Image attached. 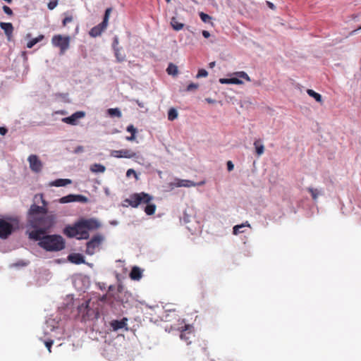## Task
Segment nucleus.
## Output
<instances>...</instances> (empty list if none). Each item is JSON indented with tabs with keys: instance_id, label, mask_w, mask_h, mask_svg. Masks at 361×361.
Wrapping results in <instances>:
<instances>
[{
	"instance_id": "obj_1",
	"label": "nucleus",
	"mask_w": 361,
	"mask_h": 361,
	"mask_svg": "<svg viewBox=\"0 0 361 361\" xmlns=\"http://www.w3.org/2000/svg\"><path fill=\"white\" fill-rule=\"evenodd\" d=\"M26 233L31 240L39 241L38 245L48 252H58L65 247V240L60 235H47L51 228H47L44 230L42 227L25 226Z\"/></svg>"
},
{
	"instance_id": "obj_2",
	"label": "nucleus",
	"mask_w": 361,
	"mask_h": 361,
	"mask_svg": "<svg viewBox=\"0 0 361 361\" xmlns=\"http://www.w3.org/2000/svg\"><path fill=\"white\" fill-rule=\"evenodd\" d=\"M39 199L42 206L32 204L27 215V223L25 226H36L37 225L42 227L44 230L47 228H52L55 224L56 217L54 214H47V202L43 198V195H36L35 201Z\"/></svg>"
},
{
	"instance_id": "obj_3",
	"label": "nucleus",
	"mask_w": 361,
	"mask_h": 361,
	"mask_svg": "<svg viewBox=\"0 0 361 361\" xmlns=\"http://www.w3.org/2000/svg\"><path fill=\"white\" fill-rule=\"evenodd\" d=\"M152 200V197L145 192L134 193L131 195L129 198L125 200L129 205L133 207H137L138 205L145 204L146 206L144 208L145 213L147 215H152L155 212L156 205L154 204H150V201Z\"/></svg>"
},
{
	"instance_id": "obj_4",
	"label": "nucleus",
	"mask_w": 361,
	"mask_h": 361,
	"mask_svg": "<svg viewBox=\"0 0 361 361\" xmlns=\"http://www.w3.org/2000/svg\"><path fill=\"white\" fill-rule=\"evenodd\" d=\"M77 239H88L90 237L89 232L94 231L101 226L100 222L93 218L81 219L75 222Z\"/></svg>"
},
{
	"instance_id": "obj_5",
	"label": "nucleus",
	"mask_w": 361,
	"mask_h": 361,
	"mask_svg": "<svg viewBox=\"0 0 361 361\" xmlns=\"http://www.w3.org/2000/svg\"><path fill=\"white\" fill-rule=\"evenodd\" d=\"M90 301L87 300L78 306V315L81 318V321L86 322L97 319L99 316V312L96 308L90 306Z\"/></svg>"
},
{
	"instance_id": "obj_6",
	"label": "nucleus",
	"mask_w": 361,
	"mask_h": 361,
	"mask_svg": "<svg viewBox=\"0 0 361 361\" xmlns=\"http://www.w3.org/2000/svg\"><path fill=\"white\" fill-rule=\"evenodd\" d=\"M71 37L61 35H54L51 39V44L55 47L60 49V54H63L70 47Z\"/></svg>"
},
{
	"instance_id": "obj_7",
	"label": "nucleus",
	"mask_w": 361,
	"mask_h": 361,
	"mask_svg": "<svg viewBox=\"0 0 361 361\" xmlns=\"http://www.w3.org/2000/svg\"><path fill=\"white\" fill-rule=\"evenodd\" d=\"M104 240V237L101 234L94 235L92 239L87 243L86 245V254L89 255H94L97 250H99L102 242Z\"/></svg>"
},
{
	"instance_id": "obj_8",
	"label": "nucleus",
	"mask_w": 361,
	"mask_h": 361,
	"mask_svg": "<svg viewBox=\"0 0 361 361\" xmlns=\"http://www.w3.org/2000/svg\"><path fill=\"white\" fill-rule=\"evenodd\" d=\"M13 225L0 219V238L6 239L13 231Z\"/></svg>"
},
{
	"instance_id": "obj_9",
	"label": "nucleus",
	"mask_w": 361,
	"mask_h": 361,
	"mask_svg": "<svg viewBox=\"0 0 361 361\" xmlns=\"http://www.w3.org/2000/svg\"><path fill=\"white\" fill-rule=\"evenodd\" d=\"M111 156L116 158H138L137 154L130 149L112 150Z\"/></svg>"
},
{
	"instance_id": "obj_10",
	"label": "nucleus",
	"mask_w": 361,
	"mask_h": 361,
	"mask_svg": "<svg viewBox=\"0 0 361 361\" xmlns=\"http://www.w3.org/2000/svg\"><path fill=\"white\" fill-rule=\"evenodd\" d=\"M202 183H195L193 181L190 180L175 178L173 182H171L169 183V187L171 189H173L174 188H180V187L190 188V187L196 186L197 185H201Z\"/></svg>"
},
{
	"instance_id": "obj_11",
	"label": "nucleus",
	"mask_w": 361,
	"mask_h": 361,
	"mask_svg": "<svg viewBox=\"0 0 361 361\" xmlns=\"http://www.w3.org/2000/svg\"><path fill=\"white\" fill-rule=\"evenodd\" d=\"M27 161L30 164V169L35 172H39L42 169V163L39 159L38 157L35 154H31L28 157Z\"/></svg>"
},
{
	"instance_id": "obj_12",
	"label": "nucleus",
	"mask_w": 361,
	"mask_h": 361,
	"mask_svg": "<svg viewBox=\"0 0 361 361\" xmlns=\"http://www.w3.org/2000/svg\"><path fill=\"white\" fill-rule=\"evenodd\" d=\"M127 322L128 319L126 317H123L121 320L114 319L111 321L109 325L114 331H117L123 329H124L126 331H128Z\"/></svg>"
},
{
	"instance_id": "obj_13",
	"label": "nucleus",
	"mask_w": 361,
	"mask_h": 361,
	"mask_svg": "<svg viewBox=\"0 0 361 361\" xmlns=\"http://www.w3.org/2000/svg\"><path fill=\"white\" fill-rule=\"evenodd\" d=\"M85 116L84 111H76L71 116L62 118V121L65 123L75 126L77 124L78 120Z\"/></svg>"
},
{
	"instance_id": "obj_14",
	"label": "nucleus",
	"mask_w": 361,
	"mask_h": 361,
	"mask_svg": "<svg viewBox=\"0 0 361 361\" xmlns=\"http://www.w3.org/2000/svg\"><path fill=\"white\" fill-rule=\"evenodd\" d=\"M68 260L75 264H80L85 263L84 256L80 253L70 254L68 256Z\"/></svg>"
},
{
	"instance_id": "obj_15",
	"label": "nucleus",
	"mask_w": 361,
	"mask_h": 361,
	"mask_svg": "<svg viewBox=\"0 0 361 361\" xmlns=\"http://www.w3.org/2000/svg\"><path fill=\"white\" fill-rule=\"evenodd\" d=\"M1 28L4 31L8 41L11 40L13 26L11 23H0Z\"/></svg>"
},
{
	"instance_id": "obj_16",
	"label": "nucleus",
	"mask_w": 361,
	"mask_h": 361,
	"mask_svg": "<svg viewBox=\"0 0 361 361\" xmlns=\"http://www.w3.org/2000/svg\"><path fill=\"white\" fill-rule=\"evenodd\" d=\"M192 326L185 325V329L180 333V338L182 340H185L188 344L190 343V341H189V340L190 339L191 336H192Z\"/></svg>"
},
{
	"instance_id": "obj_17",
	"label": "nucleus",
	"mask_w": 361,
	"mask_h": 361,
	"mask_svg": "<svg viewBox=\"0 0 361 361\" xmlns=\"http://www.w3.org/2000/svg\"><path fill=\"white\" fill-rule=\"evenodd\" d=\"M63 233L69 237V238H73V237H78L77 231H76V226L75 223L73 226H67L63 229Z\"/></svg>"
},
{
	"instance_id": "obj_18",
	"label": "nucleus",
	"mask_w": 361,
	"mask_h": 361,
	"mask_svg": "<svg viewBox=\"0 0 361 361\" xmlns=\"http://www.w3.org/2000/svg\"><path fill=\"white\" fill-rule=\"evenodd\" d=\"M142 276V271L137 267H134L130 273V276L133 280H140Z\"/></svg>"
},
{
	"instance_id": "obj_19",
	"label": "nucleus",
	"mask_w": 361,
	"mask_h": 361,
	"mask_svg": "<svg viewBox=\"0 0 361 361\" xmlns=\"http://www.w3.org/2000/svg\"><path fill=\"white\" fill-rule=\"evenodd\" d=\"M70 183H71V180L70 179L59 178V179H56V180L51 182L50 183V185L55 186V187H63V186H66Z\"/></svg>"
},
{
	"instance_id": "obj_20",
	"label": "nucleus",
	"mask_w": 361,
	"mask_h": 361,
	"mask_svg": "<svg viewBox=\"0 0 361 361\" xmlns=\"http://www.w3.org/2000/svg\"><path fill=\"white\" fill-rule=\"evenodd\" d=\"M245 227H250V224L248 223V221H245L243 224L235 225V226H233V234L237 235L240 233H243L244 231H243L242 229Z\"/></svg>"
},
{
	"instance_id": "obj_21",
	"label": "nucleus",
	"mask_w": 361,
	"mask_h": 361,
	"mask_svg": "<svg viewBox=\"0 0 361 361\" xmlns=\"http://www.w3.org/2000/svg\"><path fill=\"white\" fill-rule=\"evenodd\" d=\"M90 170L92 173H104L106 170V167L101 164H94L90 166Z\"/></svg>"
},
{
	"instance_id": "obj_22",
	"label": "nucleus",
	"mask_w": 361,
	"mask_h": 361,
	"mask_svg": "<svg viewBox=\"0 0 361 361\" xmlns=\"http://www.w3.org/2000/svg\"><path fill=\"white\" fill-rule=\"evenodd\" d=\"M254 146L255 148L256 153L258 156H261L264 152V146L259 140L254 142Z\"/></svg>"
},
{
	"instance_id": "obj_23",
	"label": "nucleus",
	"mask_w": 361,
	"mask_h": 361,
	"mask_svg": "<svg viewBox=\"0 0 361 361\" xmlns=\"http://www.w3.org/2000/svg\"><path fill=\"white\" fill-rule=\"evenodd\" d=\"M104 30L99 25H97L90 30L89 34L91 37H96L99 36Z\"/></svg>"
},
{
	"instance_id": "obj_24",
	"label": "nucleus",
	"mask_w": 361,
	"mask_h": 361,
	"mask_svg": "<svg viewBox=\"0 0 361 361\" xmlns=\"http://www.w3.org/2000/svg\"><path fill=\"white\" fill-rule=\"evenodd\" d=\"M171 25L172 27L176 31H179V30H182L184 27V24L178 22L177 18L175 17H173L171 18Z\"/></svg>"
},
{
	"instance_id": "obj_25",
	"label": "nucleus",
	"mask_w": 361,
	"mask_h": 361,
	"mask_svg": "<svg viewBox=\"0 0 361 361\" xmlns=\"http://www.w3.org/2000/svg\"><path fill=\"white\" fill-rule=\"evenodd\" d=\"M307 190L310 192L312 197L314 200H317L319 195L323 194V190L322 189L308 188Z\"/></svg>"
},
{
	"instance_id": "obj_26",
	"label": "nucleus",
	"mask_w": 361,
	"mask_h": 361,
	"mask_svg": "<svg viewBox=\"0 0 361 361\" xmlns=\"http://www.w3.org/2000/svg\"><path fill=\"white\" fill-rule=\"evenodd\" d=\"M108 114L111 117L121 118L122 116L121 111L118 108H111L107 110Z\"/></svg>"
},
{
	"instance_id": "obj_27",
	"label": "nucleus",
	"mask_w": 361,
	"mask_h": 361,
	"mask_svg": "<svg viewBox=\"0 0 361 361\" xmlns=\"http://www.w3.org/2000/svg\"><path fill=\"white\" fill-rule=\"evenodd\" d=\"M44 39V35H39L38 37H35V38H33L32 39H31L30 41H29L27 43V47L29 48V49H31L32 47H33L37 43L39 42L40 41H42V39Z\"/></svg>"
},
{
	"instance_id": "obj_28",
	"label": "nucleus",
	"mask_w": 361,
	"mask_h": 361,
	"mask_svg": "<svg viewBox=\"0 0 361 361\" xmlns=\"http://www.w3.org/2000/svg\"><path fill=\"white\" fill-rule=\"evenodd\" d=\"M307 93L308 94L309 96L313 97L317 102H322V95L320 94H319L310 89H308L307 90Z\"/></svg>"
},
{
	"instance_id": "obj_29",
	"label": "nucleus",
	"mask_w": 361,
	"mask_h": 361,
	"mask_svg": "<svg viewBox=\"0 0 361 361\" xmlns=\"http://www.w3.org/2000/svg\"><path fill=\"white\" fill-rule=\"evenodd\" d=\"M178 114L176 109L171 108L168 112V119L169 121H173L178 118Z\"/></svg>"
},
{
	"instance_id": "obj_30",
	"label": "nucleus",
	"mask_w": 361,
	"mask_h": 361,
	"mask_svg": "<svg viewBox=\"0 0 361 361\" xmlns=\"http://www.w3.org/2000/svg\"><path fill=\"white\" fill-rule=\"evenodd\" d=\"M73 202H74V195L73 194H71V195L64 196L59 200V202L61 204H66V203Z\"/></svg>"
},
{
	"instance_id": "obj_31",
	"label": "nucleus",
	"mask_w": 361,
	"mask_h": 361,
	"mask_svg": "<svg viewBox=\"0 0 361 361\" xmlns=\"http://www.w3.org/2000/svg\"><path fill=\"white\" fill-rule=\"evenodd\" d=\"M166 71L169 75H175L178 73V68L176 66L170 63L166 69Z\"/></svg>"
},
{
	"instance_id": "obj_32",
	"label": "nucleus",
	"mask_w": 361,
	"mask_h": 361,
	"mask_svg": "<svg viewBox=\"0 0 361 361\" xmlns=\"http://www.w3.org/2000/svg\"><path fill=\"white\" fill-rule=\"evenodd\" d=\"M192 216L190 214H188L185 210L183 213V216L180 218V221L184 224H188L191 221V219Z\"/></svg>"
},
{
	"instance_id": "obj_33",
	"label": "nucleus",
	"mask_w": 361,
	"mask_h": 361,
	"mask_svg": "<svg viewBox=\"0 0 361 361\" xmlns=\"http://www.w3.org/2000/svg\"><path fill=\"white\" fill-rule=\"evenodd\" d=\"M74 202L87 203L88 198L82 195H74Z\"/></svg>"
},
{
	"instance_id": "obj_34",
	"label": "nucleus",
	"mask_w": 361,
	"mask_h": 361,
	"mask_svg": "<svg viewBox=\"0 0 361 361\" xmlns=\"http://www.w3.org/2000/svg\"><path fill=\"white\" fill-rule=\"evenodd\" d=\"M114 53H115V56L116 57V59H117V61L118 62H121V61H123L125 60V55L124 54H122L118 48H114Z\"/></svg>"
},
{
	"instance_id": "obj_35",
	"label": "nucleus",
	"mask_w": 361,
	"mask_h": 361,
	"mask_svg": "<svg viewBox=\"0 0 361 361\" xmlns=\"http://www.w3.org/2000/svg\"><path fill=\"white\" fill-rule=\"evenodd\" d=\"M235 75L238 77V78H243L247 81H250V78L249 75L244 71L237 72Z\"/></svg>"
},
{
	"instance_id": "obj_36",
	"label": "nucleus",
	"mask_w": 361,
	"mask_h": 361,
	"mask_svg": "<svg viewBox=\"0 0 361 361\" xmlns=\"http://www.w3.org/2000/svg\"><path fill=\"white\" fill-rule=\"evenodd\" d=\"M200 17L204 23H208L212 19L211 16L203 12L200 13Z\"/></svg>"
},
{
	"instance_id": "obj_37",
	"label": "nucleus",
	"mask_w": 361,
	"mask_h": 361,
	"mask_svg": "<svg viewBox=\"0 0 361 361\" xmlns=\"http://www.w3.org/2000/svg\"><path fill=\"white\" fill-rule=\"evenodd\" d=\"M208 75V72L205 69H200L198 71V73L196 75L197 78H202V77H207Z\"/></svg>"
},
{
	"instance_id": "obj_38",
	"label": "nucleus",
	"mask_w": 361,
	"mask_h": 361,
	"mask_svg": "<svg viewBox=\"0 0 361 361\" xmlns=\"http://www.w3.org/2000/svg\"><path fill=\"white\" fill-rule=\"evenodd\" d=\"M58 5V0H51L48 4V8L49 10H53Z\"/></svg>"
},
{
	"instance_id": "obj_39",
	"label": "nucleus",
	"mask_w": 361,
	"mask_h": 361,
	"mask_svg": "<svg viewBox=\"0 0 361 361\" xmlns=\"http://www.w3.org/2000/svg\"><path fill=\"white\" fill-rule=\"evenodd\" d=\"M131 175H133L136 180H138V176L135 171L133 169H129L126 172V176L130 177Z\"/></svg>"
},
{
	"instance_id": "obj_40",
	"label": "nucleus",
	"mask_w": 361,
	"mask_h": 361,
	"mask_svg": "<svg viewBox=\"0 0 361 361\" xmlns=\"http://www.w3.org/2000/svg\"><path fill=\"white\" fill-rule=\"evenodd\" d=\"M198 88V85L195 83H190L188 85L186 90L188 92H192L193 90H195Z\"/></svg>"
},
{
	"instance_id": "obj_41",
	"label": "nucleus",
	"mask_w": 361,
	"mask_h": 361,
	"mask_svg": "<svg viewBox=\"0 0 361 361\" xmlns=\"http://www.w3.org/2000/svg\"><path fill=\"white\" fill-rule=\"evenodd\" d=\"M29 264L28 261L20 260L14 264L15 267H26Z\"/></svg>"
},
{
	"instance_id": "obj_42",
	"label": "nucleus",
	"mask_w": 361,
	"mask_h": 361,
	"mask_svg": "<svg viewBox=\"0 0 361 361\" xmlns=\"http://www.w3.org/2000/svg\"><path fill=\"white\" fill-rule=\"evenodd\" d=\"M127 131L130 133L132 135H135L137 133V129L133 126L130 125L127 127Z\"/></svg>"
},
{
	"instance_id": "obj_43",
	"label": "nucleus",
	"mask_w": 361,
	"mask_h": 361,
	"mask_svg": "<svg viewBox=\"0 0 361 361\" xmlns=\"http://www.w3.org/2000/svg\"><path fill=\"white\" fill-rule=\"evenodd\" d=\"M53 343H54V341L53 340H49V341H46L44 342L45 346L47 348V349H48L49 353L51 352V346H52Z\"/></svg>"
},
{
	"instance_id": "obj_44",
	"label": "nucleus",
	"mask_w": 361,
	"mask_h": 361,
	"mask_svg": "<svg viewBox=\"0 0 361 361\" xmlns=\"http://www.w3.org/2000/svg\"><path fill=\"white\" fill-rule=\"evenodd\" d=\"M2 8H3V11H4V13H6L7 15H8V16L13 15V11L8 6H4Z\"/></svg>"
},
{
	"instance_id": "obj_45",
	"label": "nucleus",
	"mask_w": 361,
	"mask_h": 361,
	"mask_svg": "<svg viewBox=\"0 0 361 361\" xmlns=\"http://www.w3.org/2000/svg\"><path fill=\"white\" fill-rule=\"evenodd\" d=\"M73 20V17L72 16H66L63 20V26H66L68 23L72 22Z\"/></svg>"
},
{
	"instance_id": "obj_46",
	"label": "nucleus",
	"mask_w": 361,
	"mask_h": 361,
	"mask_svg": "<svg viewBox=\"0 0 361 361\" xmlns=\"http://www.w3.org/2000/svg\"><path fill=\"white\" fill-rule=\"evenodd\" d=\"M231 84H236V85H240V84L243 83V82L238 78H235V77L231 78Z\"/></svg>"
},
{
	"instance_id": "obj_47",
	"label": "nucleus",
	"mask_w": 361,
	"mask_h": 361,
	"mask_svg": "<svg viewBox=\"0 0 361 361\" xmlns=\"http://www.w3.org/2000/svg\"><path fill=\"white\" fill-rule=\"evenodd\" d=\"M219 82L221 84H231V78H220Z\"/></svg>"
},
{
	"instance_id": "obj_48",
	"label": "nucleus",
	"mask_w": 361,
	"mask_h": 361,
	"mask_svg": "<svg viewBox=\"0 0 361 361\" xmlns=\"http://www.w3.org/2000/svg\"><path fill=\"white\" fill-rule=\"evenodd\" d=\"M226 165H227V169L228 171H231L233 170L234 165L231 161H228Z\"/></svg>"
},
{
	"instance_id": "obj_49",
	"label": "nucleus",
	"mask_w": 361,
	"mask_h": 361,
	"mask_svg": "<svg viewBox=\"0 0 361 361\" xmlns=\"http://www.w3.org/2000/svg\"><path fill=\"white\" fill-rule=\"evenodd\" d=\"M84 151V148L82 146H78L75 149H74V153L75 154H79L80 152H82Z\"/></svg>"
},
{
	"instance_id": "obj_50",
	"label": "nucleus",
	"mask_w": 361,
	"mask_h": 361,
	"mask_svg": "<svg viewBox=\"0 0 361 361\" xmlns=\"http://www.w3.org/2000/svg\"><path fill=\"white\" fill-rule=\"evenodd\" d=\"M104 30H105L108 25V20H102L101 23L99 24Z\"/></svg>"
},
{
	"instance_id": "obj_51",
	"label": "nucleus",
	"mask_w": 361,
	"mask_h": 361,
	"mask_svg": "<svg viewBox=\"0 0 361 361\" xmlns=\"http://www.w3.org/2000/svg\"><path fill=\"white\" fill-rule=\"evenodd\" d=\"M118 44V38L117 37H114V42H113V49L118 48L117 45Z\"/></svg>"
},
{
	"instance_id": "obj_52",
	"label": "nucleus",
	"mask_w": 361,
	"mask_h": 361,
	"mask_svg": "<svg viewBox=\"0 0 361 361\" xmlns=\"http://www.w3.org/2000/svg\"><path fill=\"white\" fill-rule=\"evenodd\" d=\"M7 129L4 127H0V134L1 135H5L7 133Z\"/></svg>"
},
{
	"instance_id": "obj_53",
	"label": "nucleus",
	"mask_w": 361,
	"mask_h": 361,
	"mask_svg": "<svg viewBox=\"0 0 361 361\" xmlns=\"http://www.w3.org/2000/svg\"><path fill=\"white\" fill-rule=\"evenodd\" d=\"M202 35H203L204 37L208 38V37H210V33L208 31H207V30H203L202 31Z\"/></svg>"
},
{
	"instance_id": "obj_54",
	"label": "nucleus",
	"mask_w": 361,
	"mask_h": 361,
	"mask_svg": "<svg viewBox=\"0 0 361 361\" xmlns=\"http://www.w3.org/2000/svg\"><path fill=\"white\" fill-rule=\"evenodd\" d=\"M267 4L269 6V8H270L271 9H272V10L275 9V6L274 5L273 3H271L270 1H267Z\"/></svg>"
},
{
	"instance_id": "obj_55",
	"label": "nucleus",
	"mask_w": 361,
	"mask_h": 361,
	"mask_svg": "<svg viewBox=\"0 0 361 361\" xmlns=\"http://www.w3.org/2000/svg\"><path fill=\"white\" fill-rule=\"evenodd\" d=\"M135 139V135H132L130 137H127L126 140L129 141H133Z\"/></svg>"
},
{
	"instance_id": "obj_56",
	"label": "nucleus",
	"mask_w": 361,
	"mask_h": 361,
	"mask_svg": "<svg viewBox=\"0 0 361 361\" xmlns=\"http://www.w3.org/2000/svg\"><path fill=\"white\" fill-rule=\"evenodd\" d=\"M361 30V26H360L357 29L353 30V31L350 33V35H353L356 34V33H357V32L358 30Z\"/></svg>"
},
{
	"instance_id": "obj_57",
	"label": "nucleus",
	"mask_w": 361,
	"mask_h": 361,
	"mask_svg": "<svg viewBox=\"0 0 361 361\" xmlns=\"http://www.w3.org/2000/svg\"><path fill=\"white\" fill-rule=\"evenodd\" d=\"M111 8H107L105 11V16H109V13L111 12Z\"/></svg>"
},
{
	"instance_id": "obj_58",
	"label": "nucleus",
	"mask_w": 361,
	"mask_h": 361,
	"mask_svg": "<svg viewBox=\"0 0 361 361\" xmlns=\"http://www.w3.org/2000/svg\"><path fill=\"white\" fill-rule=\"evenodd\" d=\"M215 63H215V61L210 62V63H209V68H213V67H214V66H215Z\"/></svg>"
},
{
	"instance_id": "obj_59",
	"label": "nucleus",
	"mask_w": 361,
	"mask_h": 361,
	"mask_svg": "<svg viewBox=\"0 0 361 361\" xmlns=\"http://www.w3.org/2000/svg\"><path fill=\"white\" fill-rule=\"evenodd\" d=\"M111 224L116 226V225H117V224H118V222H117L116 221H112L111 222Z\"/></svg>"
},
{
	"instance_id": "obj_60",
	"label": "nucleus",
	"mask_w": 361,
	"mask_h": 361,
	"mask_svg": "<svg viewBox=\"0 0 361 361\" xmlns=\"http://www.w3.org/2000/svg\"><path fill=\"white\" fill-rule=\"evenodd\" d=\"M103 20H109V16L104 15V17Z\"/></svg>"
},
{
	"instance_id": "obj_61",
	"label": "nucleus",
	"mask_w": 361,
	"mask_h": 361,
	"mask_svg": "<svg viewBox=\"0 0 361 361\" xmlns=\"http://www.w3.org/2000/svg\"><path fill=\"white\" fill-rule=\"evenodd\" d=\"M206 100H207V102H209V103H213V100H212V99H207Z\"/></svg>"
},
{
	"instance_id": "obj_62",
	"label": "nucleus",
	"mask_w": 361,
	"mask_h": 361,
	"mask_svg": "<svg viewBox=\"0 0 361 361\" xmlns=\"http://www.w3.org/2000/svg\"><path fill=\"white\" fill-rule=\"evenodd\" d=\"M30 36H31V34L28 33V34L26 35V38H29V37H30Z\"/></svg>"
},
{
	"instance_id": "obj_63",
	"label": "nucleus",
	"mask_w": 361,
	"mask_h": 361,
	"mask_svg": "<svg viewBox=\"0 0 361 361\" xmlns=\"http://www.w3.org/2000/svg\"><path fill=\"white\" fill-rule=\"evenodd\" d=\"M171 0H166V2H169Z\"/></svg>"
}]
</instances>
